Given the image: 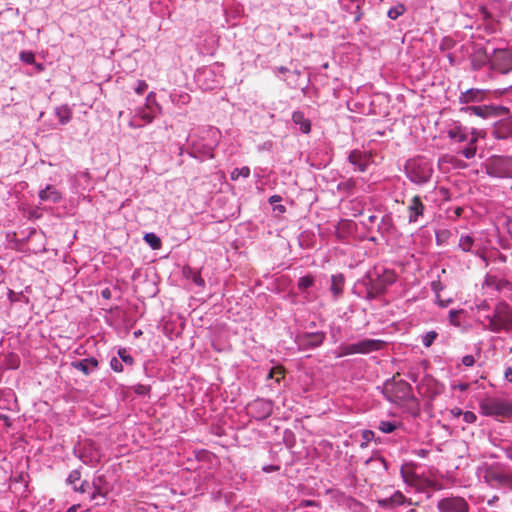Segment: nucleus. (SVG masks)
<instances>
[{"instance_id": "obj_5", "label": "nucleus", "mask_w": 512, "mask_h": 512, "mask_svg": "<svg viewBox=\"0 0 512 512\" xmlns=\"http://www.w3.org/2000/svg\"><path fill=\"white\" fill-rule=\"evenodd\" d=\"M488 329L492 332H508L512 330V307L502 301L497 303L491 316H487Z\"/></svg>"}, {"instance_id": "obj_43", "label": "nucleus", "mask_w": 512, "mask_h": 512, "mask_svg": "<svg viewBox=\"0 0 512 512\" xmlns=\"http://www.w3.org/2000/svg\"><path fill=\"white\" fill-rule=\"evenodd\" d=\"M398 427V423L390 421H381L379 429L384 433H391Z\"/></svg>"}, {"instance_id": "obj_28", "label": "nucleus", "mask_w": 512, "mask_h": 512, "mask_svg": "<svg viewBox=\"0 0 512 512\" xmlns=\"http://www.w3.org/2000/svg\"><path fill=\"white\" fill-rule=\"evenodd\" d=\"M475 246H476V244H475V239L473 236H471L469 234H463L460 236L459 242H458V247L463 252H470V253L475 254V252H476V250H474Z\"/></svg>"}, {"instance_id": "obj_14", "label": "nucleus", "mask_w": 512, "mask_h": 512, "mask_svg": "<svg viewBox=\"0 0 512 512\" xmlns=\"http://www.w3.org/2000/svg\"><path fill=\"white\" fill-rule=\"evenodd\" d=\"M489 91L478 88H471L459 95L458 101L460 104L468 106L469 103H480L488 98Z\"/></svg>"}, {"instance_id": "obj_45", "label": "nucleus", "mask_w": 512, "mask_h": 512, "mask_svg": "<svg viewBox=\"0 0 512 512\" xmlns=\"http://www.w3.org/2000/svg\"><path fill=\"white\" fill-rule=\"evenodd\" d=\"M81 479V472L79 470H72L68 476V483L76 485V482L80 481Z\"/></svg>"}, {"instance_id": "obj_32", "label": "nucleus", "mask_w": 512, "mask_h": 512, "mask_svg": "<svg viewBox=\"0 0 512 512\" xmlns=\"http://www.w3.org/2000/svg\"><path fill=\"white\" fill-rule=\"evenodd\" d=\"M315 278L313 275L308 274L300 277L297 283V288L300 292H305L308 288L314 285Z\"/></svg>"}, {"instance_id": "obj_64", "label": "nucleus", "mask_w": 512, "mask_h": 512, "mask_svg": "<svg viewBox=\"0 0 512 512\" xmlns=\"http://www.w3.org/2000/svg\"><path fill=\"white\" fill-rule=\"evenodd\" d=\"M428 486L433 488L434 490H441L442 486L434 481H429Z\"/></svg>"}, {"instance_id": "obj_17", "label": "nucleus", "mask_w": 512, "mask_h": 512, "mask_svg": "<svg viewBox=\"0 0 512 512\" xmlns=\"http://www.w3.org/2000/svg\"><path fill=\"white\" fill-rule=\"evenodd\" d=\"M386 342L380 339H362L356 343L357 354H369L384 349Z\"/></svg>"}, {"instance_id": "obj_63", "label": "nucleus", "mask_w": 512, "mask_h": 512, "mask_svg": "<svg viewBox=\"0 0 512 512\" xmlns=\"http://www.w3.org/2000/svg\"><path fill=\"white\" fill-rule=\"evenodd\" d=\"M464 209L462 207H456L454 210H453V214L455 216V218H459L461 217L462 213H463Z\"/></svg>"}, {"instance_id": "obj_37", "label": "nucleus", "mask_w": 512, "mask_h": 512, "mask_svg": "<svg viewBox=\"0 0 512 512\" xmlns=\"http://www.w3.org/2000/svg\"><path fill=\"white\" fill-rule=\"evenodd\" d=\"M389 500L391 505H402L405 502H407L409 505L413 504L411 500H406L405 496L400 491L394 492V494L389 497Z\"/></svg>"}, {"instance_id": "obj_48", "label": "nucleus", "mask_w": 512, "mask_h": 512, "mask_svg": "<svg viewBox=\"0 0 512 512\" xmlns=\"http://www.w3.org/2000/svg\"><path fill=\"white\" fill-rule=\"evenodd\" d=\"M190 278L192 279V281L199 287H204L205 286V281L204 279L201 277L200 273L199 272H191V276Z\"/></svg>"}, {"instance_id": "obj_49", "label": "nucleus", "mask_w": 512, "mask_h": 512, "mask_svg": "<svg viewBox=\"0 0 512 512\" xmlns=\"http://www.w3.org/2000/svg\"><path fill=\"white\" fill-rule=\"evenodd\" d=\"M148 89V84L144 80H138L136 87L134 88V91L142 95L146 90Z\"/></svg>"}, {"instance_id": "obj_3", "label": "nucleus", "mask_w": 512, "mask_h": 512, "mask_svg": "<svg viewBox=\"0 0 512 512\" xmlns=\"http://www.w3.org/2000/svg\"><path fill=\"white\" fill-rule=\"evenodd\" d=\"M404 172L411 182L423 185L430 181L433 175V165L425 157L417 156L406 161Z\"/></svg>"}, {"instance_id": "obj_58", "label": "nucleus", "mask_w": 512, "mask_h": 512, "mask_svg": "<svg viewBox=\"0 0 512 512\" xmlns=\"http://www.w3.org/2000/svg\"><path fill=\"white\" fill-rule=\"evenodd\" d=\"M282 200V197L280 195H272L270 198H269V203L271 205H274L278 202H280Z\"/></svg>"}, {"instance_id": "obj_51", "label": "nucleus", "mask_w": 512, "mask_h": 512, "mask_svg": "<svg viewBox=\"0 0 512 512\" xmlns=\"http://www.w3.org/2000/svg\"><path fill=\"white\" fill-rule=\"evenodd\" d=\"M461 361H462V364L467 366V367H471L475 363V359H474L473 355H465V356L462 357Z\"/></svg>"}, {"instance_id": "obj_11", "label": "nucleus", "mask_w": 512, "mask_h": 512, "mask_svg": "<svg viewBox=\"0 0 512 512\" xmlns=\"http://www.w3.org/2000/svg\"><path fill=\"white\" fill-rule=\"evenodd\" d=\"M326 339L323 331L305 332L296 336L295 343L301 351H307L320 347Z\"/></svg>"}, {"instance_id": "obj_40", "label": "nucleus", "mask_w": 512, "mask_h": 512, "mask_svg": "<svg viewBox=\"0 0 512 512\" xmlns=\"http://www.w3.org/2000/svg\"><path fill=\"white\" fill-rule=\"evenodd\" d=\"M455 45H456L455 40L453 38L447 36V37L442 38V40L440 41V44H439V48L441 51H449V50L453 49Z\"/></svg>"}, {"instance_id": "obj_59", "label": "nucleus", "mask_w": 512, "mask_h": 512, "mask_svg": "<svg viewBox=\"0 0 512 512\" xmlns=\"http://www.w3.org/2000/svg\"><path fill=\"white\" fill-rule=\"evenodd\" d=\"M31 65H34L35 71L37 73L43 72L45 70V66L42 63L34 61V63H32Z\"/></svg>"}, {"instance_id": "obj_16", "label": "nucleus", "mask_w": 512, "mask_h": 512, "mask_svg": "<svg viewBox=\"0 0 512 512\" xmlns=\"http://www.w3.org/2000/svg\"><path fill=\"white\" fill-rule=\"evenodd\" d=\"M409 223H416L424 215L425 205L418 195L412 197L407 207Z\"/></svg>"}, {"instance_id": "obj_12", "label": "nucleus", "mask_w": 512, "mask_h": 512, "mask_svg": "<svg viewBox=\"0 0 512 512\" xmlns=\"http://www.w3.org/2000/svg\"><path fill=\"white\" fill-rule=\"evenodd\" d=\"M440 512H469L468 502L460 496L442 498L437 503Z\"/></svg>"}, {"instance_id": "obj_7", "label": "nucleus", "mask_w": 512, "mask_h": 512, "mask_svg": "<svg viewBox=\"0 0 512 512\" xmlns=\"http://www.w3.org/2000/svg\"><path fill=\"white\" fill-rule=\"evenodd\" d=\"M486 172L491 177L512 178V155H493L486 163Z\"/></svg>"}, {"instance_id": "obj_52", "label": "nucleus", "mask_w": 512, "mask_h": 512, "mask_svg": "<svg viewBox=\"0 0 512 512\" xmlns=\"http://www.w3.org/2000/svg\"><path fill=\"white\" fill-rule=\"evenodd\" d=\"M93 486H94L95 490L92 493V496H91L92 499H95L97 497V495L104 496L106 494V492L103 491L96 482L93 483Z\"/></svg>"}, {"instance_id": "obj_62", "label": "nucleus", "mask_w": 512, "mask_h": 512, "mask_svg": "<svg viewBox=\"0 0 512 512\" xmlns=\"http://www.w3.org/2000/svg\"><path fill=\"white\" fill-rule=\"evenodd\" d=\"M452 302L451 299H448V300H442L439 298H437V303L440 307H447L450 303Z\"/></svg>"}, {"instance_id": "obj_41", "label": "nucleus", "mask_w": 512, "mask_h": 512, "mask_svg": "<svg viewBox=\"0 0 512 512\" xmlns=\"http://www.w3.org/2000/svg\"><path fill=\"white\" fill-rule=\"evenodd\" d=\"M437 337L438 333L436 331H428L422 336V343L425 347H430Z\"/></svg>"}, {"instance_id": "obj_23", "label": "nucleus", "mask_w": 512, "mask_h": 512, "mask_svg": "<svg viewBox=\"0 0 512 512\" xmlns=\"http://www.w3.org/2000/svg\"><path fill=\"white\" fill-rule=\"evenodd\" d=\"M395 230L393 218L390 214L382 216L380 222L377 225V231L382 237L391 235Z\"/></svg>"}, {"instance_id": "obj_46", "label": "nucleus", "mask_w": 512, "mask_h": 512, "mask_svg": "<svg viewBox=\"0 0 512 512\" xmlns=\"http://www.w3.org/2000/svg\"><path fill=\"white\" fill-rule=\"evenodd\" d=\"M110 367L115 372H122L123 371L122 362L119 360V358H116V357H113L110 360Z\"/></svg>"}, {"instance_id": "obj_54", "label": "nucleus", "mask_w": 512, "mask_h": 512, "mask_svg": "<svg viewBox=\"0 0 512 512\" xmlns=\"http://www.w3.org/2000/svg\"><path fill=\"white\" fill-rule=\"evenodd\" d=\"M88 486H89L88 482L83 481V482L80 484V486L75 485V486H74V489H75V491H78V492L84 493V492H86V491L88 490Z\"/></svg>"}, {"instance_id": "obj_25", "label": "nucleus", "mask_w": 512, "mask_h": 512, "mask_svg": "<svg viewBox=\"0 0 512 512\" xmlns=\"http://www.w3.org/2000/svg\"><path fill=\"white\" fill-rule=\"evenodd\" d=\"M493 135L496 139H507L512 136V120L498 124L493 131Z\"/></svg>"}, {"instance_id": "obj_53", "label": "nucleus", "mask_w": 512, "mask_h": 512, "mask_svg": "<svg viewBox=\"0 0 512 512\" xmlns=\"http://www.w3.org/2000/svg\"><path fill=\"white\" fill-rule=\"evenodd\" d=\"M19 358L17 356L11 355L9 359V367L12 369H16L19 367Z\"/></svg>"}, {"instance_id": "obj_15", "label": "nucleus", "mask_w": 512, "mask_h": 512, "mask_svg": "<svg viewBox=\"0 0 512 512\" xmlns=\"http://www.w3.org/2000/svg\"><path fill=\"white\" fill-rule=\"evenodd\" d=\"M460 111L468 113L470 115L478 116L482 119H488L490 117L496 116L498 113V107L493 105H472L465 106L460 109Z\"/></svg>"}, {"instance_id": "obj_35", "label": "nucleus", "mask_w": 512, "mask_h": 512, "mask_svg": "<svg viewBox=\"0 0 512 512\" xmlns=\"http://www.w3.org/2000/svg\"><path fill=\"white\" fill-rule=\"evenodd\" d=\"M144 240L154 250L161 248V239L155 233H146Z\"/></svg>"}, {"instance_id": "obj_26", "label": "nucleus", "mask_w": 512, "mask_h": 512, "mask_svg": "<svg viewBox=\"0 0 512 512\" xmlns=\"http://www.w3.org/2000/svg\"><path fill=\"white\" fill-rule=\"evenodd\" d=\"M484 285L497 291H501L504 287L509 285V281L499 279L495 275L487 274L484 278Z\"/></svg>"}, {"instance_id": "obj_6", "label": "nucleus", "mask_w": 512, "mask_h": 512, "mask_svg": "<svg viewBox=\"0 0 512 512\" xmlns=\"http://www.w3.org/2000/svg\"><path fill=\"white\" fill-rule=\"evenodd\" d=\"M161 106L156 101V95L154 92H150L146 97L145 107H139L135 110V115L129 122V126L132 128H140L145 124L151 123L157 114L161 113Z\"/></svg>"}, {"instance_id": "obj_31", "label": "nucleus", "mask_w": 512, "mask_h": 512, "mask_svg": "<svg viewBox=\"0 0 512 512\" xmlns=\"http://www.w3.org/2000/svg\"><path fill=\"white\" fill-rule=\"evenodd\" d=\"M356 184H357V182L355 179L348 178V179H345V180L339 182L337 185V189L340 192H345L347 194H351V193H353V191L356 187Z\"/></svg>"}, {"instance_id": "obj_27", "label": "nucleus", "mask_w": 512, "mask_h": 512, "mask_svg": "<svg viewBox=\"0 0 512 512\" xmlns=\"http://www.w3.org/2000/svg\"><path fill=\"white\" fill-rule=\"evenodd\" d=\"M72 109L68 105H61L55 108V115L57 116L61 125H66L72 118Z\"/></svg>"}, {"instance_id": "obj_33", "label": "nucleus", "mask_w": 512, "mask_h": 512, "mask_svg": "<svg viewBox=\"0 0 512 512\" xmlns=\"http://www.w3.org/2000/svg\"><path fill=\"white\" fill-rule=\"evenodd\" d=\"M285 369L283 366L272 367L267 375V379H273L275 383L280 384L281 380L284 379Z\"/></svg>"}, {"instance_id": "obj_10", "label": "nucleus", "mask_w": 512, "mask_h": 512, "mask_svg": "<svg viewBox=\"0 0 512 512\" xmlns=\"http://www.w3.org/2000/svg\"><path fill=\"white\" fill-rule=\"evenodd\" d=\"M483 478L490 486L512 489V472L500 471L492 466H488L485 469Z\"/></svg>"}, {"instance_id": "obj_29", "label": "nucleus", "mask_w": 512, "mask_h": 512, "mask_svg": "<svg viewBox=\"0 0 512 512\" xmlns=\"http://www.w3.org/2000/svg\"><path fill=\"white\" fill-rule=\"evenodd\" d=\"M345 1L346 0H339V3L340 5L343 7V9L345 10H349V7H347V5L345 4ZM351 3H354L355 4V11L353 12L354 14V23H357L361 20L362 16H363V12L361 11V6L364 4V0H349Z\"/></svg>"}, {"instance_id": "obj_24", "label": "nucleus", "mask_w": 512, "mask_h": 512, "mask_svg": "<svg viewBox=\"0 0 512 512\" xmlns=\"http://www.w3.org/2000/svg\"><path fill=\"white\" fill-rule=\"evenodd\" d=\"M292 121L299 126L302 133L308 134L311 131V121L305 117L302 111H295L292 114Z\"/></svg>"}, {"instance_id": "obj_34", "label": "nucleus", "mask_w": 512, "mask_h": 512, "mask_svg": "<svg viewBox=\"0 0 512 512\" xmlns=\"http://www.w3.org/2000/svg\"><path fill=\"white\" fill-rule=\"evenodd\" d=\"M337 357L357 354L356 343L342 344L335 351Z\"/></svg>"}, {"instance_id": "obj_22", "label": "nucleus", "mask_w": 512, "mask_h": 512, "mask_svg": "<svg viewBox=\"0 0 512 512\" xmlns=\"http://www.w3.org/2000/svg\"><path fill=\"white\" fill-rule=\"evenodd\" d=\"M39 198L41 201H50L55 204L61 200L62 195L55 186L47 185L39 192Z\"/></svg>"}, {"instance_id": "obj_50", "label": "nucleus", "mask_w": 512, "mask_h": 512, "mask_svg": "<svg viewBox=\"0 0 512 512\" xmlns=\"http://www.w3.org/2000/svg\"><path fill=\"white\" fill-rule=\"evenodd\" d=\"M444 286L440 280H435L431 282V289L436 294V297L439 298V292L443 290Z\"/></svg>"}, {"instance_id": "obj_60", "label": "nucleus", "mask_w": 512, "mask_h": 512, "mask_svg": "<svg viewBox=\"0 0 512 512\" xmlns=\"http://www.w3.org/2000/svg\"><path fill=\"white\" fill-rule=\"evenodd\" d=\"M340 333H341V327H339V326L332 330L331 337H332L334 343H336L338 341L337 334H340Z\"/></svg>"}, {"instance_id": "obj_9", "label": "nucleus", "mask_w": 512, "mask_h": 512, "mask_svg": "<svg viewBox=\"0 0 512 512\" xmlns=\"http://www.w3.org/2000/svg\"><path fill=\"white\" fill-rule=\"evenodd\" d=\"M485 416H510L512 415V400L487 398L481 403Z\"/></svg>"}, {"instance_id": "obj_19", "label": "nucleus", "mask_w": 512, "mask_h": 512, "mask_svg": "<svg viewBox=\"0 0 512 512\" xmlns=\"http://www.w3.org/2000/svg\"><path fill=\"white\" fill-rule=\"evenodd\" d=\"M345 276L342 273L334 274L331 276L330 292L335 300L339 299L344 292Z\"/></svg>"}, {"instance_id": "obj_55", "label": "nucleus", "mask_w": 512, "mask_h": 512, "mask_svg": "<svg viewBox=\"0 0 512 512\" xmlns=\"http://www.w3.org/2000/svg\"><path fill=\"white\" fill-rule=\"evenodd\" d=\"M475 255L479 256L484 261L485 266L489 265V260L487 256L480 249L476 250Z\"/></svg>"}, {"instance_id": "obj_30", "label": "nucleus", "mask_w": 512, "mask_h": 512, "mask_svg": "<svg viewBox=\"0 0 512 512\" xmlns=\"http://www.w3.org/2000/svg\"><path fill=\"white\" fill-rule=\"evenodd\" d=\"M440 162L442 163H449L453 166L455 169H464L467 168L468 165L466 162H464L461 159H458L457 157L453 155L445 154L440 158Z\"/></svg>"}, {"instance_id": "obj_8", "label": "nucleus", "mask_w": 512, "mask_h": 512, "mask_svg": "<svg viewBox=\"0 0 512 512\" xmlns=\"http://www.w3.org/2000/svg\"><path fill=\"white\" fill-rule=\"evenodd\" d=\"M490 70L501 74L512 71V49H494L491 53Z\"/></svg>"}, {"instance_id": "obj_57", "label": "nucleus", "mask_w": 512, "mask_h": 512, "mask_svg": "<svg viewBox=\"0 0 512 512\" xmlns=\"http://www.w3.org/2000/svg\"><path fill=\"white\" fill-rule=\"evenodd\" d=\"M504 376L507 381L512 382V367L511 366H509L505 369Z\"/></svg>"}, {"instance_id": "obj_39", "label": "nucleus", "mask_w": 512, "mask_h": 512, "mask_svg": "<svg viewBox=\"0 0 512 512\" xmlns=\"http://www.w3.org/2000/svg\"><path fill=\"white\" fill-rule=\"evenodd\" d=\"M118 356H119V360L121 362H124L126 365L132 366L134 364V358L129 354L127 349L120 348L118 350Z\"/></svg>"}, {"instance_id": "obj_38", "label": "nucleus", "mask_w": 512, "mask_h": 512, "mask_svg": "<svg viewBox=\"0 0 512 512\" xmlns=\"http://www.w3.org/2000/svg\"><path fill=\"white\" fill-rule=\"evenodd\" d=\"M250 176V168L244 166L242 168H235L231 172V179L237 180L239 177L248 178Z\"/></svg>"}, {"instance_id": "obj_18", "label": "nucleus", "mask_w": 512, "mask_h": 512, "mask_svg": "<svg viewBox=\"0 0 512 512\" xmlns=\"http://www.w3.org/2000/svg\"><path fill=\"white\" fill-rule=\"evenodd\" d=\"M348 160L357 170L364 172L369 165L370 156L365 152L355 149L349 153Z\"/></svg>"}, {"instance_id": "obj_36", "label": "nucleus", "mask_w": 512, "mask_h": 512, "mask_svg": "<svg viewBox=\"0 0 512 512\" xmlns=\"http://www.w3.org/2000/svg\"><path fill=\"white\" fill-rule=\"evenodd\" d=\"M406 11V7L404 4L402 3H399L397 4L396 6L394 7H391L389 10H388V13H387V16L392 19V20H396L398 17H400L401 15H403Z\"/></svg>"}, {"instance_id": "obj_20", "label": "nucleus", "mask_w": 512, "mask_h": 512, "mask_svg": "<svg viewBox=\"0 0 512 512\" xmlns=\"http://www.w3.org/2000/svg\"><path fill=\"white\" fill-rule=\"evenodd\" d=\"M491 54H489L485 48H480L474 54L471 64L474 70H479L485 65L490 66Z\"/></svg>"}, {"instance_id": "obj_13", "label": "nucleus", "mask_w": 512, "mask_h": 512, "mask_svg": "<svg viewBox=\"0 0 512 512\" xmlns=\"http://www.w3.org/2000/svg\"><path fill=\"white\" fill-rule=\"evenodd\" d=\"M215 146H216V143L204 144V143H202L201 139H194L189 144L188 154L191 157H194V158H197L200 160H203L206 158H213V156H214L213 150H214Z\"/></svg>"}, {"instance_id": "obj_61", "label": "nucleus", "mask_w": 512, "mask_h": 512, "mask_svg": "<svg viewBox=\"0 0 512 512\" xmlns=\"http://www.w3.org/2000/svg\"><path fill=\"white\" fill-rule=\"evenodd\" d=\"M312 505H315V502L312 500H302L299 503L300 508H304V507H308V506H312Z\"/></svg>"}, {"instance_id": "obj_2", "label": "nucleus", "mask_w": 512, "mask_h": 512, "mask_svg": "<svg viewBox=\"0 0 512 512\" xmlns=\"http://www.w3.org/2000/svg\"><path fill=\"white\" fill-rule=\"evenodd\" d=\"M448 137L455 143H465L466 146L458 150V154L464 156L466 159H472L476 155L478 140V133L476 130L470 131L458 123L451 125L447 130Z\"/></svg>"}, {"instance_id": "obj_4", "label": "nucleus", "mask_w": 512, "mask_h": 512, "mask_svg": "<svg viewBox=\"0 0 512 512\" xmlns=\"http://www.w3.org/2000/svg\"><path fill=\"white\" fill-rule=\"evenodd\" d=\"M382 392L388 401L395 404L414 400L411 385L405 380L396 379V377L384 383Z\"/></svg>"}, {"instance_id": "obj_56", "label": "nucleus", "mask_w": 512, "mask_h": 512, "mask_svg": "<svg viewBox=\"0 0 512 512\" xmlns=\"http://www.w3.org/2000/svg\"><path fill=\"white\" fill-rule=\"evenodd\" d=\"M363 438L366 440V441H371L373 440L374 438V432L371 431V430H365L363 431Z\"/></svg>"}, {"instance_id": "obj_21", "label": "nucleus", "mask_w": 512, "mask_h": 512, "mask_svg": "<svg viewBox=\"0 0 512 512\" xmlns=\"http://www.w3.org/2000/svg\"><path fill=\"white\" fill-rule=\"evenodd\" d=\"M98 360L94 357L85 358L79 361L72 362V366L83 372L85 375H89L93 370L98 367Z\"/></svg>"}, {"instance_id": "obj_47", "label": "nucleus", "mask_w": 512, "mask_h": 512, "mask_svg": "<svg viewBox=\"0 0 512 512\" xmlns=\"http://www.w3.org/2000/svg\"><path fill=\"white\" fill-rule=\"evenodd\" d=\"M134 392L138 395H147L150 392V386L137 384L133 387Z\"/></svg>"}, {"instance_id": "obj_1", "label": "nucleus", "mask_w": 512, "mask_h": 512, "mask_svg": "<svg viewBox=\"0 0 512 512\" xmlns=\"http://www.w3.org/2000/svg\"><path fill=\"white\" fill-rule=\"evenodd\" d=\"M397 280V275L391 269H378L375 268L369 272L362 280L366 289V298L373 300L383 295L387 288L394 284Z\"/></svg>"}, {"instance_id": "obj_42", "label": "nucleus", "mask_w": 512, "mask_h": 512, "mask_svg": "<svg viewBox=\"0 0 512 512\" xmlns=\"http://www.w3.org/2000/svg\"><path fill=\"white\" fill-rule=\"evenodd\" d=\"M464 313L463 310H450L449 311V322L454 326H460V317Z\"/></svg>"}, {"instance_id": "obj_44", "label": "nucleus", "mask_w": 512, "mask_h": 512, "mask_svg": "<svg viewBox=\"0 0 512 512\" xmlns=\"http://www.w3.org/2000/svg\"><path fill=\"white\" fill-rule=\"evenodd\" d=\"M19 58L26 64H32L35 61V54L32 51H21Z\"/></svg>"}]
</instances>
